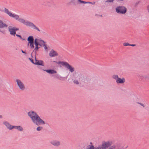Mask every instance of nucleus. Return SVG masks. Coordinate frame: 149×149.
<instances>
[{"label": "nucleus", "instance_id": "cd10ccee", "mask_svg": "<svg viewBox=\"0 0 149 149\" xmlns=\"http://www.w3.org/2000/svg\"><path fill=\"white\" fill-rule=\"evenodd\" d=\"M115 0H107L105 2L106 3H113Z\"/></svg>", "mask_w": 149, "mask_h": 149}, {"label": "nucleus", "instance_id": "f8f14e48", "mask_svg": "<svg viewBox=\"0 0 149 149\" xmlns=\"http://www.w3.org/2000/svg\"><path fill=\"white\" fill-rule=\"evenodd\" d=\"M125 81V79L124 78H118L116 81V82L118 84H123Z\"/></svg>", "mask_w": 149, "mask_h": 149}, {"label": "nucleus", "instance_id": "0eeeda50", "mask_svg": "<svg viewBox=\"0 0 149 149\" xmlns=\"http://www.w3.org/2000/svg\"><path fill=\"white\" fill-rule=\"evenodd\" d=\"M65 66L67 68L70 72L72 73L74 71V67H72L68 63L66 62Z\"/></svg>", "mask_w": 149, "mask_h": 149}, {"label": "nucleus", "instance_id": "c85d7f7f", "mask_svg": "<svg viewBox=\"0 0 149 149\" xmlns=\"http://www.w3.org/2000/svg\"><path fill=\"white\" fill-rule=\"evenodd\" d=\"M40 48V47H38V46H36L34 51H35V52H36L38 50V49Z\"/></svg>", "mask_w": 149, "mask_h": 149}, {"label": "nucleus", "instance_id": "72a5a7b5", "mask_svg": "<svg viewBox=\"0 0 149 149\" xmlns=\"http://www.w3.org/2000/svg\"><path fill=\"white\" fill-rule=\"evenodd\" d=\"M18 128L17 129V130H19V131H22L23 130V129L22 128V127L20 126V127H18Z\"/></svg>", "mask_w": 149, "mask_h": 149}, {"label": "nucleus", "instance_id": "9d476101", "mask_svg": "<svg viewBox=\"0 0 149 149\" xmlns=\"http://www.w3.org/2000/svg\"><path fill=\"white\" fill-rule=\"evenodd\" d=\"M49 56L51 57H54L58 55V53L53 49H52L49 54Z\"/></svg>", "mask_w": 149, "mask_h": 149}, {"label": "nucleus", "instance_id": "7c9ffc66", "mask_svg": "<svg viewBox=\"0 0 149 149\" xmlns=\"http://www.w3.org/2000/svg\"><path fill=\"white\" fill-rule=\"evenodd\" d=\"M123 45L124 46H130V44L128 42H125L123 44Z\"/></svg>", "mask_w": 149, "mask_h": 149}, {"label": "nucleus", "instance_id": "423d86ee", "mask_svg": "<svg viewBox=\"0 0 149 149\" xmlns=\"http://www.w3.org/2000/svg\"><path fill=\"white\" fill-rule=\"evenodd\" d=\"M17 85L19 88L22 91L24 90L25 89V86L24 84L19 79H17L15 80Z\"/></svg>", "mask_w": 149, "mask_h": 149}, {"label": "nucleus", "instance_id": "1a4fd4ad", "mask_svg": "<svg viewBox=\"0 0 149 149\" xmlns=\"http://www.w3.org/2000/svg\"><path fill=\"white\" fill-rule=\"evenodd\" d=\"M35 62L34 64L39 65H40L43 66H44V63L43 61L42 60H37L36 57L35 58Z\"/></svg>", "mask_w": 149, "mask_h": 149}, {"label": "nucleus", "instance_id": "dca6fc26", "mask_svg": "<svg viewBox=\"0 0 149 149\" xmlns=\"http://www.w3.org/2000/svg\"><path fill=\"white\" fill-rule=\"evenodd\" d=\"M117 2L123 5L126 4L128 1V0H116Z\"/></svg>", "mask_w": 149, "mask_h": 149}, {"label": "nucleus", "instance_id": "e433bc0d", "mask_svg": "<svg viewBox=\"0 0 149 149\" xmlns=\"http://www.w3.org/2000/svg\"><path fill=\"white\" fill-rule=\"evenodd\" d=\"M130 46L134 47L136 46V45L135 44H130Z\"/></svg>", "mask_w": 149, "mask_h": 149}, {"label": "nucleus", "instance_id": "4c0bfd02", "mask_svg": "<svg viewBox=\"0 0 149 149\" xmlns=\"http://www.w3.org/2000/svg\"><path fill=\"white\" fill-rule=\"evenodd\" d=\"M22 52L24 54H26V53L24 51L22 50H21Z\"/></svg>", "mask_w": 149, "mask_h": 149}, {"label": "nucleus", "instance_id": "a19ab883", "mask_svg": "<svg viewBox=\"0 0 149 149\" xmlns=\"http://www.w3.org/2000/svg\"><path fill=\"white\" fill-rule=\"evenodd\" d=\"M2 118V116L1 115H0V118Z\"/></svg>", "mask_w": 149, "mask_h": 149}, {"label": "nucleus", "instance_id": "5701e85b", "mask_svg": "<svg viewBox=\"0 0 149 149\" xmlns=\"http://www.w3.org/2000/svg\"><path fill=\"white\" fill-rule=\"evenodd\" d=\"M113 78L117 80V79L119 77H118V76L117 75H113L112 77Z\"/></svg>", "mask_w": 149, "mask_h": 149}, {"label": "nucleus", "instance_id": "f704fd0d", "mask_svg": "<svg viewBox=\"0 0 149 149\" xmlns=\"http://www.w3.org/2000/svg\"><path fill=\"white\" fill-rule=\"evenodd\" d=\"M29 59L31 61L32 63L33 64H34L35 62H34L33 60L30 58H29Z\"/></svg>", "mask_w": 149, "mask_h": 149}, {"label": "nucleus", "instance_id": "4be33fe9", "mask_svg": "<svg viewBox=\"0 0 149 149\" xmlns=\"http://www.w3.org/2000/svg\"><path fill=\"white\" fill-rule=\"evenodd\" d=\"M18 127H20V126H12V127L10 128L12 129L13 128H15L17 129Z\"/></svg>", "mask_w": 149, "mask_h": 149}, {"label": "nucleus", "instance_id": "aec40b11", "mask_svg": "<svg viewBox=\"0 0 149 149\" xmlns=\"http://www.w3.org/2000/svg\"><path fill=\"white\" fill-rule=\"evenodd\" d=\"M136 103L140 105L143 108H146V105L145 103L139 102H136Z\"/></svg>", "mask_w": 149, "mask_h": 149}, {"label": "nucleus", "instance_id": "37998d69", "mask_svg": "<svg viewBox=\"0 0 149 149\" xmlns=\"http://www.w3.org/2000/svg\"><path fill=\"white\" fill-rule=\"evenodd\" d=\"M99 16H101V17H102V15H99Z\"/></svg>", "mask_w": 149, "mask_h": 149}, {"label": "nucleus", "instance_id": "20e7f679", "mask_svg": "<svg viewBox=\"0 0 149 149\" xmlns=\"http://www.w3.org/2000/svg\"><path fill=\"white\" fill-rule=\"evenodd\" d=\"M8 31L10 33V34L15 36L16 35V31L19 30V28L15 27L9 26L8 27Z\"/></svg>", "mask_w": 149, "mask_h": 149}, {"label": "nucleus", "instance_id": "ea45409f", "mask_svg": "<svg viewBox=\"0 0 149 149\" xmlns=\"http://www.w3.org/2000/svg\"><path fill=\"white\" fill-rule=\"evenodd\" d=\"M109 149H115V147L113 148H110Z\"/></svg>", "mask_w": 149, "mask_h": 149}, {"label": "nucleus", "instance_id": "f3484780", "mask_svg": "<svg viewBox=\"0 0 149 149\" xmlns=\"http://www.w3.org/2000/svg\"><path fill=\"white\" fill-rule=\"evenodd\" d=\"M4 124L8 129L11 130L10 128L12 127V125H10L8 122H5L4 123Z\"/></svg>", "mask_w": 149, "mask_h": 149}, {"label": "nucleus", "instance_id": "a878e982", "mask_svg": "<svg viewBox=\"0 0 149 149\" xmlns=\"http://www.w3.org/2000/svg\"><path fill=\"white\" fill-rule=\"evenodd\" d=\"M72 80L74 83L76 84H79V82L77 80H73V79Z\"/></svg>", "mask_w": 149, "mask_h": 149}, {"label": "nucleus", "instance_id": "b1692460", "mask_svg": "<svg viewBox=\"0 0 149 149\" xmlns=\"http://www.w3.org/2000/svg\"><path fill=\"white\" fill-rule=\"evenodd\" d=\"M33 43L34 42L29 43L30 47L31 49L33 48L34 47Z\"/></svg>", "mask_w": 149, "mask_h": 149}, {"label": "nucleus", "instance_id": "c756f323", "mask_svg": "<svg viewBox=\"0 0 149 149\" xmlns=\"http://www.w3.org/2000/svg\"><path fill=\"white\" fill-rule=\"evenodd\" d=\"M143 78L145 79L149 80V75H146Z\"/></svg>", "mask_w": 149, "mask_h": 149}, {"label": "nucleus", "instance_id": "39448f33", "mask_svg": "<svg viewBox=\"0 0 149 149\" xmlns=\"http://www.w3.org/2000/svg\"><path fill=\"white\" fill-rule=\"evenodd\" d=\"M8 27V25L4 22L1 18L0 17V32L4 33L5 32V31L1 30V29L7 28Z\"/></svg>", "mask_w": 149, "mask_h": 149}, {"label": "nucleus", "instance_id": "2eb2a0df", "mask_svg": "<svg viewBox=\"0 0 149 149\" xmlns=\"http://www.w3.org/2000/svg\"><path fill=\"white\" fill-rule=\"evenodd\" d=\"M43 70L51 74H54L56 73V71L54 70Z\"/></svg>", "mask_w": 149, "mask_h": 149}, {"label": "nucleus", "instance_id": "bb28decb", "mask_svg": "<svg viewBox=\"0 0 149 149\" xmlns=\"http://www.w3.org/2000/svg\"><path fill=\"white\" fill-rule=\"evenodd\" d=\"M15 35H16V36H17L18 37H19V38H20V39H22L23 40H25V39L23 38L22 37V36H21V35H18V34H16Z\"/></svg>", "mask_w": 149, "mask_h": 149}, {"label": "nucleus", "instance_id": "6ab92c4d", "mask_svg": "<svg viewBox=\"0 0 149 149\" xmlns=\"http://www.w3.org/2000/svg\"><path fill=\"white\" fill-rule=\"evenodd\" d=\"M53 62H55L58 64H61L63 66H65L66 62L63 61H58L56 62V61H54Z\"/></svg>", "mask_w": 149, "mask_h": 149}, {"label": "nucleus", "instance_id": "2f4dec72", "mask_svg": "<svg viewBox=\"0 0 149 149\" xmlns=\"http://www.w3.org/2000/svg\"><path fill=\"white\" fill-rule=\"evenodd\" d=\"M83 77L82 75L79 74L77 76V78L78 79H80L82 77Z\"/></svg>", "mask_w": 149, "mask_h": 149}, {"label": "nucleus", "instance_id": "412c9836", "mask_svg": "<svg viewBox=\"0 0 149 149\" xmlns=\"http://www.w3.org/2000/svg\"><path fill=\"white\" fill-rule=\"evenodd\" d=\"M41 42L43 43H41V44H42V46H44V49L45 50H47V47L46 45L45 44V42L43 40H41Z\"/></svg>", "mask_w": 149, "mask_h": 149}, {"label": "nucleus", "instance_id": "6e6552de", "mask_svg": "<svg viewBox=\"0 0 149 149\" xmlns=\"http://www.w3.org/2000/svg\"><path fill=\"white\" fill-rule=\"evenodd\" d=\"M50 143L52 145L56 147L59 146L61 144L60 141L57 140H53L51 141Z\"/></svg>", "mask_w": 149, "mask_h": 149}, {"label": "nucleus", "instance_id": "4468645a", "mask_svg": "<svg viewBox=\"0 0 149 149\" xmlns=\"http://www.w3.org/2000/svg\"><path fill=\"white\" fill-rule=\"evenodd\" d=\"M42 40L38 39L36 38L34 41V44L36 46H38L39 45V42H41V40Z\"/></svg>", "mask_w": 149, "mask_h": 149}, {"label": "nucleus", "instance_id": "7ed1b4c3", "mask_svg": "<svg viewBox=\"0 0 149 149\" xmlns=\"http://www.w3.org/2000/svg\"><path fill=\"white\" fill-rule=\"evenodd\" d=\"M127 10V8L123 6H118L116 8V12L118 14H125Z\"/></svg>", "mask_w": 149, "mask_h": 149}, {"label": "nucleus", "instance_id": "a211bd4d", "mask_svg": "<svg viewBox=\"0 0 149 149\" xmlns=\"http://www.w3.org/2000/svg\"><path fill=\"white\" fill-rule=\"evenodd\" d=\"M101 146L103 149H106L108 147V144L106 142L102 143Z\"/></svg>", "mask_w": 149, "mask_h": 149}, {"label": "nucleus", "instance_id": "79ce46f5", "mask_svg": "<svg viewBox=\"0 0 149 149\" xmlns=\"http://www.w3.org/2000/svg\"><path fill=\"white\" fill-rule=\"evenodd\" d=\"M97 15H97V14H96L95 15V16H97Z\"/></svg>", "mask_w": 149, "mask_h": 149}, {"label": "nucleus", "instance_id": "c9c22d12", "mask_svg": "<svg viewBox=\"0 0 149 149\" xmlns=\"http://www.w3.org/2000/svg\"><path fill=\"white\" fill-rule=\"evenodd\" d=\"M41 43H43L42 42H39V45L40 46H42V44Z\"/></svg>", "mask_w": 149, "mask_h": 149}, {"label": "nucleus", "instance_id": "f257e3e1", "mask_svg": "<svg viewBox=\"0 0 149 149\" xmlns=\"http://www.w3.org/2000/svg\"><path fill=\"white\" fill-rule=\"evenodd\" d=\"M4 12L10 17L14 18L15 19L18 20L19 22L23 23L26 26L36 30L39 31H40V30L39 29L36 27L33 23L28 21H26L24 19L19 18V17L18 15L12 14L7 9L5 8Z\"/></svg>", "mask_w": 149, "mask_h": 149}, {"label": "nucleus", "instance_id": "f03ea898", "mask_svg": "<svg viewBox=\"0 0 149 149\" xmlns=\"http://www.w3.org/2000/svg\"><path fill=\"white\" fill-rule=\"evenodd\" d=\"M28 115L31 118L33 122L37 126L45 124L43 120L35 112L31 111L28 113Z\"/></svg>", "mask_w": 149, "mask_h": 149}, {"label": "nucleus", "instance_id": "9b49d317", "mask_svg": "<svg viewBox=\"0 0 149 149\" xmlns=\"http://www.w3.org/2000/svg\"><path fill=\"white\" fill-rule=\"evenodd\" d=\"M78 2L81 3H85V1L81 0H71L70 3L74 5H76L77 2Z\"/></svg>", "mask_w": 149, "mask_h": 149}, {"label": "nucleus", "instance_id": "58836bf2", "mask_svg": "<svg viewBox=\"0 0 149 149\" xmlns=\"http://www.w3.org/2000/svg\"><path fill=\"white\" fill-rule=\"evenodd\" d=\"M147 9L148 12H149V5L148 6Z\"/></svg>", "mask_w": 149, "mask_h": 149}, {"label": "nucleus", "instance_id": "473e14b6", "mask_svg": "<svg viewBox=\"0 0 149 149\" xmlns=\"http://www.w3.org/2000/svg\"><path fill=\"white\" fill-rule=\"evenodd\" d=\"M85 2L86 3H90L91 4L93 5L95 4V2Z\"/></svg>", "mask_w": 149, "mask_h": 149}, {"label": "nucleus", "instance_id": "393cba45", "mask_svg": "<svg viewBox=\"0 0 149 149\" xmlns=\"http://www.w3.org/2000/svg\"><path fill=\"white\" fill-rule=\"evenodd\" d=\"M43 129V127L41 126H39L38 127L36 128V130L38 131H40Z\"/></svg>", "mask_w": 149, "mask_h": 149}, {"label": "nucleus", "instance_id": "ddd939ff", "mask_svg": "<svg viewBox=\"0 0 149 149\" xmlns=\"http://www.w3.org/2000/svg\"><path fill=\"white\" fill-rule=\"evenodd\" d=\"M27 41H28V44L29 43L34 42V38L32 36H30L27 38Z\"/></svg>", "mask_w": 149, "mask_h": 149}, {"label": "nucleus", "instance_id": "c03bdc74", "mask_svg": "<svg viewBox=\"0 0 149 149\" xmlns=\"http://www.w3.org/2000/svg\"><path fill=\"white\" fill-rule=\"evenodd\" d=\"M90 144H92V142H91V143H90Z\"/></svg>", "mask_w": 149, "mask_h": 149}]
</instances>
